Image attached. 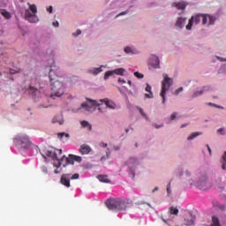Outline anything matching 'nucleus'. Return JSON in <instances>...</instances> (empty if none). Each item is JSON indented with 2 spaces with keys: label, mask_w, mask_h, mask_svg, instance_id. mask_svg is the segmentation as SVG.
Listing matches in <instances>:
<instances>
[{
  "label": "nucleus",
  "mask_w": 226,
  "mask_h": 226,
  "mask_svg": "<svg viewBox=\"0 0 226 226\" xmlns=\"http://www.w3.org/2000/svg\"><path fill=\"white\" fill-rule=\"evenodd\" d=\"M207 20L208 26H213L216 19L208 14H198L196 16H192V19H189V22L185 26V29H187V31H191L192 27L193 26V22H195V24H200V21H202V24L206 25L207 24Z\"/></svg>",
  "instance_id": "obj_4"
},
{
  "label": "nucleus",
  "mask_w": 226,
  "mask_h": 226,
  "mask_svg": "<svg viewBox=\"0 0 226 226\" xmlns=\"http://www.w3.org/2000/svg\"><path fill=\"white\" fill-rule=\"evenodd\" d=\"M121 15H126V11L121 12V13L118 14L117 17H121Z\"/></svg>",
  "instance_id": "obj_45"
},
{
  "label": "nucleus",
  "mask_w": 226,
  "mask_h": 226,
  "mask_svg": "<svg viewBox=\"0 0 226 226\" xmlns=\"http://www.w3.org/2000/svg\"><path fill=\"white\" fill-rule=\"evenodd\" d=\"M124 68H118L115 69L113 71H108L104 74V80H107L109 77H112V75H121L123 76L124 74Z\"/></svg>",
  "instance_id": "obj_11"
},
{
  "label": "nucleus",
  "mask_w": 226,
  "mask_h": 226,
  "mask_svg": "<svg viewBox=\"0 0 226 226\" xmlns=\"http://www.w3.org/2000/svg\"><path fill=\"white\" fill-rule=\"evenodd\" d=\"M203 185H207V182H204Z\"/></svg>",
  "instance_id": "obj_53"
},
{
  "label": "nucleus",
  "mask_w": 226,
  "mask_h": 226,
  "mask_svg": "<svg viewBox=\"0 0 226 226\" xmlns=\"http://www.w3.org/2000/svg\"><path fill=\"white\" fill-rule=\"evenodd\" d=\"M172 6L177 8V10H185L186 8V3L185 1H180L178 3H173Z\"/></svg>",
  "instance_id": "obj_15"
},
{
  "label": "nucleus",
  "mask_w": 226,
  "mask_h": 226,
  "mask_svg": "<svg viewBox=\"0 0 226 226\" xmlns=\"http://www.w3.org/2000/svg\"><path fill=\"white\" fill-rule=\"evenodd\" d=\"M138 109L139 110V113L141 114V116L143 117H145L146 119H147V115H146V113H144V109H142V108H138Z\"/></svg>",
  "instance_id": "obj_33"
},
{
  "label": "nucleus",
  "mask_w": 226,
  "mask_h": 226,
  "mask_svg": "<svg viewBox=\"0 0 226 226\" xmlns=\"http://www.w3.org/2000/svg\"><path fill=\"white\" fill-rule=\"evenodd\" d=\"M90 151H92L91 147L87 144H83L79 147V153L81 154H89Z\"/></svg>",
  "instance_id": "obj_14"
},
{
  "label": "nucleus",
  "mask_w": 226,
  "mask_h": 226,
  "mask_svg": "<svg viewBox=\"0 0 226 226\" xmlns=\"http://www.w3.org/2000/svg\"><path fill=\"white\" fill-rule=\"evenodd\" d=\"M155 128H160V125H155Z\"/></svg>",
  "instance_id": "obj_52"
},
{
  "label": "nucleus",
  "mask_w": 226,
  "mask_h": 226,
  "mask_svg": "<svg viewBox=\"0 0 226 226\" xmlns=\"http://www.w3.org/2000/svg\"><path fill=\"white\" fill-rule=\"evenodd\" d=\"M149 63L153 68H160V58L156 56H152L150 57Z\"/></svg>",
  "instance_id": "obj_13"
},
{
  "label": "nucleus",
  "mask_w": 226,
  "mask_h": 226,
  "mask_svg": "<svg viewBox=\"0 0 226 226\" xmlns=\"http://www.w3.org/2000/svg\"><path fill=\"white\" fill-rule=\"evenodd\" d=\"M53 26L55 27H59V22L56 21V22H53Z\"/></svg>",
  "instance_id": "obj_42"
},
{
  "label": "nucleus",
  "mask_w": 226,
  "mask_h": 226,
  "mask_svg": "<svg viewBox=\"0 0 226 226\" xmlns=\"http://www.w3.org/2000/svg\"><path fill=\"white\" fill-rule=\"evenodd\" d=\"M125 132H126V133H128V132H130V130L126 129Z\"/></svg>",
  "instance_id": "obj_51"
},
{
  "label": "nucleus",
  "mask_w": 226,
  "mask_h": 226,
  "mask_svg": "<svg viewBox=\"0 0 226 226\" xmlns=\"http://www.w3.org/2000/svg\"><path fill=\"white\" fill-rule=\"evenodd\" d=\"M184 222L185 225H193V223L195 222V216L189 213L185 215Z\"/></svg>",
  "instance_id": "obj_12"
},
{
  "label": "nucleus",
  "mask_w": 226,
  "mask_h": 226,
  "mask_svg": "<svg viewBox=\"0 0 226 226\" xmlns=\"http://www.w3.org/2000/svg\"><path fill=\"white\" fill-rule=\"evenodd\" d=\"M27 4L29 9L25 11V19L31 24H35V22H38V16H36V13H38V8L36 7V4H31L30 3H27Z\"/></svg>",
  "instance_id": "obj_6"
},
{
  "label": "nucleus",
  "mask_w": 226,
  "mask_h": 226,
  "mask_svg": "<svg viewBox=\"0 0 226 226\" xmlns=\"http://www.w3.org/2000/svg\"><path fill=\"white\" fill-rule=\"evenodd\" d=\"M9 73H10L11 75H15V73H20V70L15 71V70H13V69H10V70H9Z\"/></svg>",
  "instance_id": "obj_34"
},
{
  "label": "nucleus",
  "mask_w": 226,
  "mask_h": 226,
  "mask_svg": "<svg viewBox=\"0 0 226 226\" xmlns=\"http://www.w3.org/2000/svg\"><path fill=\"white\" fill-rule=\"evenodd\" d=\"M58 137L60 139H63V137H66V139H70V134L65 133V132H60V133H58Z\"/></svg>",
  "instance_id": "obj_29"
},
{
  "label": "nucleus",
  "mask_w": 226,
  "mask_h": 226,
  "mask_svg": "<svg viewBox=\"0 0 226 226\" xmlns=\"http://www.w3.org/2000/svg\"><path fill=\"white\" fill-rule=\"evenodd\" d=\"M176 116H177V113H173L170 117L171 121H174L176 119Z\"/></svg>",
  "instance_id": "obj_40"
},
{
  "label": "nucleus",
  "mask_w": 226,
  "mask_h": 226,
  "mask_svg": "<svg viewBox=\"0 0 226 226\" xmlns=\"http://www.w3.org/2000/svg\"><path fill=\"white\" fill-rule=\"evenodd\" d=\"M186 19H183V18H179L176 23L177 27H179L180 29H183V27L185 26V21Z\"/></svg>",
  "instance_id": "obj_18"
},
{
  "label": "nucleus",
  "mask_w": 226,
  "mask_h": 226,
  "mask_svg": "<svg viewBox=\"0 0 226 226\" xmlns=\"http://www.w3.org/2000/svg\"><path fill=\"white\" fill-rule=\"evenodd\" d=\"M200 188L201 190H207V187H202V185H200Z\"/></svg>",
  "instance_id": "obj_46"
},
{
  "label": "nucleus",
  "mask_w": 226,
  "mask_h": 226,
  "mask_svg": "<svg viewBox=\"0 0 226 226\" xmlns=\"http://www.w3.org/2000/svg\"><path fill=\"white\" fill-rule=\"evenodd\" d=\"M217 58L220 59V61H226V59L223 60V58H220V57H217Z\"/></svg>",
  "instance_id": "obj_49"
},
{
  "label": "nucleus",
  "mask_w": 226,
  "mask_h": 226,
  "mask_svg": "<svg viewBox=\"0 0 226 226\" xmlns=\"http://www.w3.org/2000/svg\"><path fill=\"white\" fill-rule=\"evenodd\" d=\"M199 135H202V132H192V133L187 138V140H193V139H196V137H199Z\"/></svg>",
  "instance_id": "obj_25"
},
{
  "label": "nucleus",
  "mask_w": 226,
  "mask_h": 226,
  "mask_svg": "<svg viewBox=\"0 0 226 226\" xmlns=\"http://www.w3.org/2000/svg\"><path fill=\"white\" fill-rule=\"evenodd\" d=\"M217 132L219 133H221V135H225V129L224 128H220V129L217 130Z\"/></svg>",
  "instance_id": "obj_35"
},
{
  "label": "nucleus",
  "mask_w": 226,
  "mask_h": 226,
  "mask_svg": "<svg viewBox=\"0 0 226 226\" xmlns=\"http://www.w3.org/2000/svg\"><path fill=\"white\" fill-rule=\"evenodd\" d=\"M169 211H170V215H175L176 216H177V215H179V209H177V207H170Z\"/></svg>",
  "instance_id": "obj_22"
},
{
  "label": "nucleus",
  "mask_w": 226,
  "mask_h": 226,
  "mask_svg": "<svg viewBox=\"0 0 226 226\" xmlns=\"http://www.w3.org/2000/svg\"><path fill=\"white\" fill-rule=\"evenodd\" d=\"M137 163V159L135 158H130L129 161L127 162V165H132Z\"/></svg>",
  "instance_id": "obj_31"
},
{
  "label": "nucleus",
  "mask_w": 226,
  "mask_h": 226,
  "mask_svg": "<svg viewBox=\"0 0 226 226\" xmlns=\"http://www.w3.org/2000/svg\"><path fill=\"white\" fill-rule=\"evenodd\" d=\"M185 126H186V125L183 124V125H181V128H185Z\"/></svg>",
  "instance_id": "obj_50"
},
{
  "label": "nucleus",
  "mask_w": 226,
  "mask_h": 226,
  "mask_svg": "<svg viewBox=\"0 0 226 226\" xmlns=\"http://www.w3.org/2000/svg\"><path fill=\"white\" fill-rule=\"evenodd\" d=\"M1 15H3V17H4V19H11V15L10 14V12H8L4 9L1 10Z\"/></svg>",
  "instance_id": "obj_24"
},
{
  "label": "nucleus",
  "mask_w": 226,
  "mask_h": 226,
  "mask_svg": "<svg viewBox=\"0 0 226 226\" xmlns=\"http://www.w3.org/2000/svg\"><path fill=\"white\" fill-rule=\"evenodd\" d=\"M115 149H119V147H116Z\"/></svg>",
  "instance_id": "obj_54"
},
{
  "label": "nucleus",
  "mask_w": 226,
  "mask_h": 226,
  "mask_svg": "<svg viewBox=\"0 0 226 226\" xmlns=\"http://www.w3.org/2000/svg\"><path fill=\"white\" fill-rule=\"evenodd\" d=\"M52 123H59L60 124H63L64 121H63V117L61 116H56L53 119H52Z\"/></svg>",
  "instance_id": "obj_21"
},
{
  "label": "nucleus",
  "mask_w": 226,
  "mask_h": 226,
  "mask_svg": "<svg viewBox=\"0 0 226 226\" xmlns=\"http://www.w3.org/2000/svg\"><path fill=\"white\" fill-rule=\"evenodd\" d=\"M206 91H209V87H204L202 90L194 92V94L192 95V98H197L198 96H200V94H204Z\"/></svg>",
  "instance_id": "obj_16"
},
{
  "label": "nucleus",
  "mask_w": 226,
  "mask_h": 226,
  "mask_svg": "<svg viewBox=\"0 0 226 226\" xmlns=\"http://www.w3.org/2000/svg\"><path fill=\"white\" fill-rule=\"evenodd\" d=\"M134 77H137V79H144V74H142L139 72H134Z\"/></svg>",
  "instance_id": "obj_32"
},
{
  "label": "nucleus",
  "mask_w": 226,
  "mask_h": 226,
  "mask_svg": "<svg viewBox=\"0 0 226 226\" xmlns=\"http://www.w3.org/2000/svg\"><path fill=\"white\" fill-rule=\"evenodd\" d=\"M163 80L162 82V91H161V96L162 98V103H165V94H167V91L170 89V86L174 84V80L170 78H169V75L163 74Z\"/></svg>",
  "instance_id": "obj_7"
},
{
  "label": "nucleus",
  "mask_w": 226,
  "mask_h": 226,
  "mask_svg": "<svg viewBox=\"0 0 226 226\" xmlns=\"http://www.w3.org/2000/svg\"><path fill=\"white\" fill-rule=\"evenodd\" d=\"M221 163L222 164V170H226V152H224V154L221 159Z\"/></svg>",
  "instance_id": "obj_23"
},
{
  "label": "nucleus",
  "mask_w": 226,
  "mask_h": 226,
  "mask_svg": "<svg viewBox=\"0 0 226 226\" xmlns=\"http://www.w3.org/2000/svg\"><path fill=\"white\" fill-rule=\"evenodd\" d=\"M158 190V187H155L154 190H153V192H156Z\"/></svg>",
  "instance_id": "obj_47"
},
{
  "label": "nucleus",
  "mask_w": 226,
  "mask_h": 226,
  "mask_svg": "<svg viewBox=\"0 0 226 226\" xmlns=\"http://www.w3.org/2000/svg\"><path fill=\"white\" fill-rule=\"evenodd\" d=\"M146 91L149 94H146V98H153V92H151V85L147 84Z\"/></svg>",
  "instance_id": "obj_19"
},
{
  "label": "nucleus",
  "mask_w": 226,
  "mask_h": 226,
  "mask_svg": "<svg viewBox=\"0 0 226 226\" xmlns=\"http://www.w3.org/2000/svg\"><path fill=\"white\" fill-rule=\"evenodd\" d=\"M106 206L110 211H126L127 203L122 199H109L106 200Z\"/></svg>",
  "instance_id": "obj_5"
},
{
  "label": "nucleus",
  "mask_w": 226,
  "mask_h": 226,
  "mask_svg": "<svg viewBox=\"0 0 226 226\" xmlns=\"http://www.w3.org/2000/svg\"><path fill=\"white\" fill-rule=\"evenodd\" d=\"M107 146H108L107 143H104V142L100 143L101 147H107Z\"/></svg>",
  "instance_id": "obj_41"
},
{
  "label": "nucleus",
  "mask_w": 226,
  "mask_h": 226,
  "mask_svg": "<svg viewBox=\"0 0 226 226\" xmlns=\"http://www.w3.org/2000/svg\"><path fill=\"white\" fill-rule=\"evenodd\" d=\"M64 160L66 161V164H64V167H66L67 165H73L75 162L80 163V162H82V157L79 155L69 154V156H65Z\"/></svg>",
  "instance_id": "obj_10"
},
{
  "label": "nucleus",
  "mask_w": 226,
  "mask_h": 226,
  "mask_svg": "<svg viewBox=\"0 0 226 226\" xmlns=\"http://www.w3.org/2000/svg\"><path fill=\"white\" fill-rule=\"evenodd\" d=\"M128 85H129V86H132V80H129V81H128Z\"/></svg>",
  "instance_id": "obj_48"
},
{
  "label": "nucleus",
  "mask_w": 226,
  "mask_h": 226,
  "mask_svg": "<svg viewBox=\"0 0 226 226\" xmlns=\"http://www.w3.org/2000/svg\"><path fill=\"white\" fill-rule=\"evenodd\" d=\"M97 179H99L101 183H110V179H109V176L107 175H99Z\"/></svg>",
  "instance_id": "obj_17"
},
{
  "label": "nucleus",
  "mask_w": 226,
  "mask_h": 226,
  "mask_svg": "<svg viewBox=\"0 0 226 226\" xmlns=\"http://www.w3.org/2000/svg\"><path fill=\"white\" fill-rule=\"evenodd\" d=\"M79 173L76 174H63L61 176L60 178V183L61 185H63L64 186H65L66 188H70V186H72V185L70 184V179H79Z\"/></svg>",
  "instance_id": "obj_9"
},
{
  "label": "nucleus",
  "mask_w": 226,
  "mask_h": 226,
  "mask_svg": "<svg viewBox=\"0 0 226 226\" xmlns=\"http://www.w3.org/2000/svg\"><path fill=\"white\" fill-rule=\"evenodd\" d=\"M118 82H121L122 84H126V80L118 79Z\"/></svg>",
  "instance_id": "obj_44"
},
{
  "label": "nucleus",
  "mask_w": 226,
  "mask_h": 226,
  "mask_svg": "<svg viewBox=\"0 0 226 226\" xmlns=\"http://www.w3.org/2000/svg\"><path fill=\"white\" fill-rule=\"evenodd\" d=\"M54 8L52 7V5H50L47 11H49V13H52Z\"/></svg>",
  "instance_id": "obj_39"
},
{
  "label": "nucleus",
  "mask_w": 226,
  "mask_h": 226,
  "mask_svg": "<svg viewBox=\"0 0 226 226\" xmlns=\"http://www.w3.org/2000/svg\"><path fill=\"white\" fill-rule=\"evenodd\" d=\"M102 103H105L106 107L108 109H116V103L114 102L109 100L108 98L106 99H101L99 101H94L91 99H87V102H83L81 104L82 109L87 110V112H93L94 111V107H100Z\"/></svg>",
  "instance_id": "obj_3"
},
{
  "label": "nucleus",
  "mask_w": 226,
  "mask_h": 226,
  "mask_svg": "<svg viewBox=\"0 0 226 226\" xmlns=\"http://www.w3.org/2000/svg\"><path fill=\"white\" fill-rule=\"evenodd\" d=\"M81 126L83 128H88L89 131L93 130V125L91 124H89V122L83 120L81 121Z\"/></svg>",
  "instance_id": "obj_20"
},
{
  "label": "nucleus",
  "mask_w": 226,
  "mask_h": 226,
  "mask_svg": "<svg viewBox=\"0 0 226 226\" xmlns=\"http://www.w3.org/2000/svg\"><path fill=\"white\" fill-rule=\"evenodd\" d=\"M14 144L18 147H23V149H28L31 147L33 144L31 140H29V137L27 136H18L14 139Z\"/></svg>",
  "instance_id": "obj_8"
},
{
  "label": "nucleus",
  "mask_w": 226,
  "mask_h": 226,
  "mask_svg": "<svg viewBox=\"0 0 226 226\" xmlns=\"http://www.w3.org/2000/svg\"><path fill=\"white\" fill-rule=\"evenodd\" d=\"M57 77H59V71L54 72V69H51L49 73L51 86V98H54V96L59 98L64 94V85L57 79Z\"/></svg>",
  "instance_id": "obj_1"
},
{
  "label": "nucleus",
  "mask_w": 226,
  "mask_h": 226,
  "mask_svg": "<svg viewBox=\"0 0 226 226\" xmlns=\"http://www.w3.org/2000/svg\"><path fill=\"white\" fill-rule=\"evenodd\" d=\"M207 147L208 153L211 156V154H212L211 147H209V145H207Z\"/></svg>",
  "instance_id": "obj_43"
},
{
  "label": "nucleus",
  "mask_w": 226,
  "mask_h": 226,
  "mask_svg": "<svg viewBox=\"0 0 226 226\" xmlns=\"http://www.w3.org/2000/svg\"><path fill=\"white\" fill-rule=\"evenodd\" d=\"M212 226H221L220 220L216 216L212 217Z\"/></svg>",
  "instance_id": "obj_26"
},
{
  "label": "nucleus",
  "mask_w": 226,
  "mask_h": 226,
  "mask_svg": "<svg viewBox=\"0 0 226 226\" xmlns=\"http://www.w3.org/2000/svg\"><path fill=\"white\" fill-rule=\"evenodd\" d=\"M102 68H103V65H102L99 68H94V70L91 71V73H93V75H98V73H102Z\"/></svg>",
  "instance_id": "obj_27"
},
{
  "label": "nucleus",
  "mask_w": 226,
  "mask_h": 226,
  "mask_svg": "<svg viewBox=\"0 0 226 226\" xmlns=\"http://www.w3.org/2000/svg\"><path fill=\"white\" fill-rule=\"evenodd\" d=\"M182 91H183V87L177 89L176 92H175V94L177 96V94H179V93H182Z\"/></svg>",
  "instance_id": "obj_37"
},
{
  "label": "nucleus",
  "mask_w": 226,
  "mask_h": 226,
  "mask_svg": "<svg viewBox=\"0 0 226 226\" xmlns=\"http://www.w3.org/2000/svg\"><path fill=\"white\" fill-rule=\"evenodd\" d=\"M37 93H38V89L34 87H30V94H33V96H36Z\"/></svg>",
  "instance_id": "obj_30"
},
{
  "label": "nucleus",
  "mask_w": 226,
  "mask_h": 226,
  "mask_svg": "<svg viewBox=\"0 0 226 226\" xmlns=\"http://www.w3.org/2000/svg\"><path fill=\"white\" fill-rule=\"evenodd\" d=\"M167 192H168L169 195H170V193H172V191L170 190V182L167 185Z\"/></svg>",
  "instance_id": "obj_36"
},
{
  "label": "nucleus",
  "mask_w": 226,
  "mask_h": 226,
  "mask_svg": "<svg viewBox=\"0 0 226 226\" xmlns=\"http://www.w3.org/2000/svg\"><path fill=\"white\" fill-rule=\"evenodd\" d=\"M81 34H82V31L77 30L76 34H75V33L72 34V36H79V35Z\"/></svg>",
  "instance_id": "obj_38"
},
{
  "label": "nucleus",
  "mask_w": 226,
  "mask_h": 226,
  "mask_svg": "<svg viewBox=\"0 0 226 226\" xmlns=\"http://www.w3.org/2000/svg\"><path fill=\"white\" fill-rule=\"evenodd\" d=\"M61 154H63L62 149H44L41 151V155L43 158H52L54 160L53 167H56V170H55L54 174H61V165H63V162H64L65 155H63L61 157ZM60 169V170H59Z\"/></svg>",
  "instance_id": "obj_2"
},
{
  "label": "nucleus",
  "mask_w": 226,
  "mask_h": 226,
  "mask_svg": "<svg viewBox=\"0 0 226 226\" xmlns=\"http://www.w3.org/2000/svg\"><path fill=\"white\" fill-rule=\"evenodd\" d=\"M124 53L125 54H138V51H134L133 49H132L131 47H125Z\"/></svg>",
  "instance_id": "obj_28"
}]
</instances>
